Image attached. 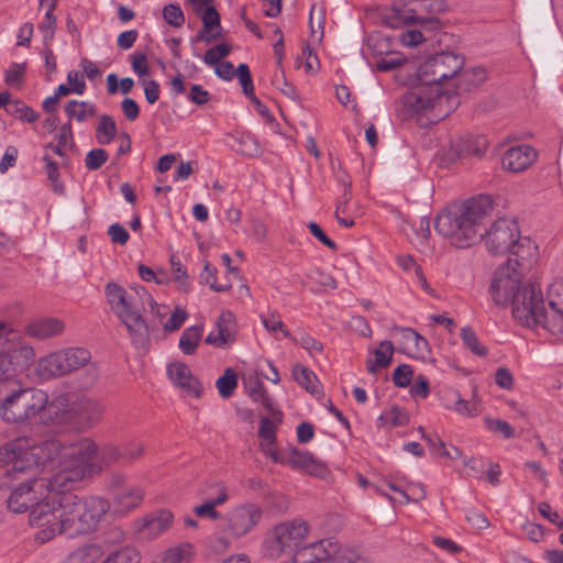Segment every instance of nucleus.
<instances>
[{"mask_svg":"<svg viewBox=\"0 0 563 563\" xmlns=\"http://www.w3.org/2000/svg\"><path fill=\"white\" fill-rule=\"evenodd\" d=\"M201 20L203 27L198 33V40L210 43L220 36V33H211L214 27H220V14L213 5H205L202 8Z\"/></svg>","mask_w":563,"mask_h":563,"instance_id":"cd10ccee","label":"nucleus"},{"mask_svg":"<svg viewBox=\"0 0 563 563\" xmlns=\"http://www.w3.org/2000/svg\"><path fill=\"white\" fill-rule=\"evenodd\" d=\"M461 338L463 344L475 355L485 356L487 354V349L482 344L477 334L471 327H464L461 329Z\"/></svg>","mask_w":563,"mask_h":563,"instance_id":"79ce46f5","label":"nucleus"},{"mask_svg":"<svg viewBox=\"0 0 563 563\" xmlns=\"http://www.w3.org/2000/svg\"><path fill=\"white\" fill-rule=\"evenodd\" d=\"M223 496L220 498H209L203 504L196 506L194 511L200 518H209L213 521L219 520L222 516L216 508L223 505Z\"/></svg>","mask_w":563,"mask_h":563,"instance_id":"a19ab883","label":"nucleus"},{"mask_svg":"<svg viewBox=\"0 0 563 563\" xmlns=\"http://www.w3.org/2000/svg\"><path fill=\"white\" fill-rule=\"evenodd\" d=\"M239 141L242 146L241 147L242 154L250 156V157H255L261 154L260 145H258L257 141L251 134L241 135Z\"/></svg>","mask_w":563,"mask_h":563,"instance_id":"6e6d98bb","label":"nucleus"},{"mask_svg":"<svg viewBox=\"0 0 563 563\" xmlns=\"http://www.w3.org/2000/svg\"><path fill=\"white\" fill-rule=\"evenodd\" d=\"M65 323L55 317L38 318L29 322L24 328V333L33 339L44 341L63 334Z\"/></svg>","mask_w":563,"mask_h":563,"instance_id":"4be33fe9","label":"nucleus"},{"mask_svg":"<svg viewBox=\"0 0 563 563\" xmlns=\"http://www.w3.org/2000/svg\"><path fill=\"white\" fill-rule=\"evenodd\" d=\"M409 421L408 413L400 407L394 406L389 410L384 411L377 419V426L380 427H400L406 426Z\"/></svg>","mask_w":563,"mask_h":563,"instance_id":"72a5a7b5","label":"nucleus"},{"mask_svg":"<svg viewBox=\"0 0 563 563\" xmlns=\"http://www.w3.org/2000/svg\"><path fill=\"white\" fill-rule=\"evenodd\" d=\"M537 151L530 145H518L508 148L501 158L504 169L519 173L528 168L537 159Z\"/></svg>","mask_w":563,"mask_h":563,"instance_id":"412c9836","label":"nucleus"},{"mask_svg":"<svg viewBox=\"0 0 563 563\" xmlns=\"http://www.w3.org/2000/svg\"><path fill=\"white\" fill-rule=\"evenodd\" d=\"M506 263H510L515 269L527 274L539 260L538 245L529 238L520 235L508 253Z\"/></svg>","mask_w":563,"mask_h":563,"instance_id":"f3484780","label":"nucleus"},{"mask_svg":"<svg viewBox=\"0 0 563 563\" xmlns=\"http://www.w3.org/2000/svg\"><path fill=\"white\" fill-rule=\"evenodd\" d=\"M274 461L289 465L292 468L303 470L317 476H322L327 471L324 464L318 461L310 452L291 446L280 449V453L274 455Z\"/></svg>","mask_w":563,"mask_h":563,"instance_id":"dca6fc26","label":"nucleus"},{"mask_svg":"<svg viewBox=\"0 0 563 563\" xmlns=\"http://www.w3.org/2000/svg\"><path fill=\"white\" fill-rule=\"evenodd\" d=\"M96 106L87 101L70 100L66 107L65 112L69 117V121L75 119L77 122H85L96 114Z\"/></svg>","mask_w":563,"mask_h":563,"instance_id":"2f4dec72","label":"nucleus"},{"mask_svg":"<svg viewBox=\"0 0 563 563\" xmlns=\"http://www.w3.org/2000/svg\"><path fill=\"white\" fill-rule=\"evenodd\" d=\"M231 52V47L228 44L216 45L205 53L203 62L207 65H219L222 58L227 57Z\"/></svg>","mask_w":563,"mask_h":563,"instance_id":"09e8293b","label":"nucleus"},{"mask_svg":"<svg viewBox=\"0 0 563 563\" xmlns=\"http://www.w3.org/2000/svg\"><path fill=\"white\" fill-rule=\"evenodd\" d=\"M139 553L131 548H123L111 553L102 563H139Z\"/></svg>","mask_w":563,"mask_h":563,"instance_id":"49530a36","label":"nucleus"},{"mask_svg":"<svg viewBox=\"0 0 563 563\" xmlns=\"http://www.w3.org/2000/svg\"><path fill=\"white\" fill-rule=\"evenodd\" d=\"M216 274L217 268L212 266L209 262H206L203 266V272L200 275L201 283L209 285L210 288L217 292L227 291L230 288V286L217 284Z\"/></svg>","mask_w":563,"mask_h":563,"instance_id":"de8ad7c7","label":"nucleus"},{"mask_svg":"<svg viewBox=\"0 0 563 563\" xmlns=\"http://www.w3.org/2000/svg\"><path fill=\"white\" fill-rule=\"evenodd\" d=\"M210 99V93L200 85H192L188 95V100L195 104L203 106Z\"/></svg>","mask_w":563,"mask_h":563,"instance_id":"338daca9","label":"nucleus"},{"mask_svg":"<svg viewBox=\"0 0 563 563\" xmlns=\"http://www.w3.org/2000/svg\"><path fill=\"white\" fill-rule=\"evenodd\" d=\"M310 532L309 523L300 518L275 525L263 542V553L269 559H278L284 553L296 552Z\"/></svg>","mask_w":563,"mask_h":563,"instance_id":"9b49d317","label":"nucleus"},{"mask_svg":"<svg viewBox=\"0 0 563 563\" xmlns=\"http://www.w3.org/2000/svg\"><path fill=\"white\" fill-rule=\"evenodd\" d=\"M74 409L76 418L80 417L89 424L98 422L104 412L103 406L98 400L85 397L74 401Z\"/></svg>","mask_w":563,"mask_h":563,"instance_id":"bb28decb","label":"nucleus"},{"mask_svg":"<svg viewBox=\"0 0 563 563\" xmlns=\"http://www.w3.org/2000/svg\"><path fill=\"white\" fill-rule=\"evenodd\" d=\"M246 388L253 401L260 402L277 421H283V412L275 406L274 400L269 397L260 379L256 378L251 382Z\"/></svg>","mask_w":563,"mask_h":563,"instance_id":"a878e982","label":"nucleus"},{"mask_svg":"<svg viewBox=\"0 0 563 563\" xmlns=\"http://www.w3.org/2000/svg\"><path fill=\"white\" fill-rule=\"evenodd\" d=\"M173 519V514L169 510L152 512L143 519L139 533L142 539H155L170 528Z\"/></svg>","mask_w":563,"mask_h":563,"instance_id":"5701e85b","label":"nucleus"},{"mask_svg":"<svg viewBox=\"0 0 563 563\" xmlns=\"http://www.w3.org/2000/svg\"><path fill=\"white\" fill-rule=\"evenodd\" d=\"M422 439L428 443L430 452L440 457L446 449L445 443L440 439L437 433H423Z\"/></svg>","mask_w":563,"mask_h":563,"instance_id":"680f3d73","label":"nucleus"},{"mask_svg":"<svg viewBox=\"0 0 563 563\" xmlns=\"http://www.w3.org/2000/svg\"><path fill=\"white\" fill-rule=\"evenodd\" d=\"M459 103V96L455 91L444 90L441 86H432L422 80L402 98L407 118L426 115L430 123L449 117Z\"/></svg>","mask_w":563,"mask_h":563,"instance_id":"39448f33","label":"nucleus"},{"mask_svg":"<svg viewBox=\"0 0 563 563\" xmlns=\"http://www.w3.org/2000/svg\"><path fill=\"white\" fill-rule=\"evenodd\" d=\"M394 354V345L390 341H382L374 351L375 358L367 361V371L375 373L377 368H386L390 365Z\"/></svg>","mask_w":563,"mask_h":563,"instance_id":"c85d7f7f","label":"nucleus"},{"mask_svg":"<svg viewBox=\"0 0 563 563\" xmlns=\"http://www.w3.org/2000/svg\"><path fill=\"white\" fill-rule=\"evenodd\" d=\"M100 555V547L86 545L71 552L63 563H96Z\"/></svg>","mask_w":563,"mask_h":563,"instance_id":"e433bc0d","label":"nucleus"},{"mask_svg":"<svg viewBox=\"0 0 563 563\" xmlns=\"http://www.w3.org/2000/svg\"><path fill=\"white\" fill-rule=\"evenodd\" d=\"M145 446L137 440H130L122 444H106L100 450V461L103 466L114 464L130 465L144 454Z\"/></svg>","mask_w":563,"mask_h":563,"instance_id":"4468645a","label":"nucleus"},{"mask_svg":"<svg viewBox=\"0 0 563 563\" xmlns=\"http://www.w3.org/2000/svg\"><path fill=\"white\" fill-rule=\"evenodd\" d=\"M409 349L415 357L422 361L428 360L431 355L429 342L421 335H419L418 339L412 342Z\"/></svg>","mask_w":563,"mask_h":563,"instance_id":"4d7b16f0","label":"nucleus"},{"mask_svg":"<svg viewBox=\"0 0 563 563\" xmlns=\"http://www.w3.org/2000/svg\"><path fill=\"white\" fill-rule=\"evenodd\" d=\"M492 210L490 197L479 195L439 213L434 219V229L442 236L450 239L456 247L471 246L482 238L490 254H508L517 238L521 235L518 223L514 219L499 218L483 234V220Z\"/></svg>","mask_w":563,"mask_h":563,"instance_id":"7ed1b4c3","label":"nucleus"},{"mask_svg":"<svg viewBox=\"0 0 563 563\" xmlns=\"http://www.w3.org/2000/svg\"><path fill=\"white\" fill-rule=\"evenodd\" d=\"M236 334L238 323L235 316L232 311L224 310L216 321V330L206 336L205 342L219 349H227L235 342Z\"/></svg>","mask_w":563,"mask_h":563,"instance_id":"a211bd4d","label":"nucleus"},{"mask_svg":"<svg viewBox=\"0 0 563 563\" xmlns=\"http://www.w3.org/2000/svg\"><path fill=\"white\" fill-rule=\"evenodd\" d=\"M523 276L525 274L510 266V263H505L496 269L490 284L494 301L499 306L511 305L512 316L518 321L529 320V303L536 300L541 289L534 284H523Z\"/></svg>","mask_w":563,"mask_h":563,"instance_id":"20e7f679","label":"nucleus"},{"mask_svg":"<svg viewBox=\"0 0 563 563\" xmlns=\"http://www.w3.org/2000/svg\"><path fill=\"white\" fill-rule=\"evenodd\" d=\"M325 563H361V559L352 551H339L329 555Z\"/></svg>","mask_w":563,"mask_h":563,"instance_id":"774afa93","label":"nucleus"},{"mask_svg":"<svg viewBox=\"0 0 563 563\" xmlns=\"http://www.w3.org/2000/svg\"><path fill=\"white\" fill-rule=\"evenodd\" d=\"M464 66V58L453 52H441L427 58L418 68L419 80L427 81L432 86H441L445 80L463 78L474 85H479L485 80V70L483 68H473L461 70Z\"/></svg>","mask_w":563,"mask_h":563,"instance_id":"0eeeda50","label":"nucleus"},{"mask_svg":"<svg viewBox=\"0 0 563 563\" xmlns=\"http://www.w3.org/2000/svg\"><path fill=\"white\" fill-rule=\"evenodd\" d=\"M450 395L453 397V402H445V408L451 409L461 416H476L478 413V406L476 401H467L463 399L457 390L451 391Z\"/></svg>","mask_w":563,"mask_h":563,"instance_id":"58836bf2","label":"nucleus"},{"mask_svg":"<svg viewBox=\"0 0 563 563\" xmlns=\"http://www.w3.org/2000/svg\"><path fill=\"white\" fill-rule=\"evenodd\" d=\"M261 319H262L263 325L265 327V329L267 331L275 332V331L279 330L283 332V335L285 338L289 336V331L285 329V325H284L282 319L277 314L272 313L269 316H262Z\"/></svg>","mask_w":563,"mask_h":563,"instance_id":"13d9d810","label":"nucleus"},{"mask_svg":"<svg viewBox=\"0 0 563 563\" xmlns=\"http://www.w3.org/2000/svg\"><path fill=\"white\" fill-rule=\"evenodd\" d=\"M77 483L49 490L29 515L30 525L40 529L36 540L44 543L57 534L75 538L97 529L111 505L100 496L78 497L70 492Z\"/></svg>","mask_w":563,"mask_h":563,"instance_id":"f03ea898","label":"nucleus"},{"mask_svg":"<svg viewBox=\"0 0 563 563\" xmlns=\"http://www.w3.org/2000/svg\"><path fill=\"white\" fill-rule=\"evenodd\" d=\"M216 386L222 398L231 397L238 386L236 373L231 367L227 368L224 374L217 379Z\"/></svg>","mask_w":563,"mask_h":563,"instance_id":"ea45409f","label":"nucleus"},{"mask_svg":"<svg viewBox=\"0 0 563 563\" xmlns=\"http://www.w3.org/2000/svg\"><path fill=\"white\" fill-rule=\"evenodd\" d=\"M186 319L187 313L184 310L176 308L168 320L164 323L165 331L173 332L178 330Z\"/></svg>","mask_w":563,"mask_h":563,"instance_id":"69168bd1","label":"nucleus"},{"mask_svg":"<svg viewBox=\"0 0 563 563\" xmlns=\"http://www.w3.org/2000/svg\"><path fill=\"white\" fill-rule=\"evenodd\" d=\"M282 421H277L275 417L271 415V418L268 417H262L260 421V428H258V435L262 438L265 442H267L268 445H275L276 442V430L278 424H280Z\"/></svg>","mask_w":563,"mask_h":563,"instance_id":"37998d69","label":"nucleus"},{"mask_svg":"<svg viewBox=\"0 0 563 563\" xmlns=\"http://www.w3.org/2000/svg\"><path fill=\"white\" fill-rule=\"evenodd\" d=\"M109 158V155L103 148H93L89 151L85 158L86 168L89 170L99 169Z\"/></svg>","mask_w":563,"mask_h":563,"instance_id":"8fccbe9b","label":"nucleus"},{"mask_svg":"<svg viewBox=\"0 0 563 563\" xmlns=\"http://www.w3.org/2000/svg\"><path fill=\"white\" fill-rule=\"evenodd\" d=\"M107 302L126 327L134 345H144L148 336V327L135 305L134 297L121 285L110 282L104 289Z\"/></svg>","mask_w":563,"mask_h":563,"instance_id":"9d476101","label":"nucleus"},{"mask_svg":"<svg viewBox=\"0 0 563 563\" xmlns=\"http://www.w3.org/2000/svg\"><path fill=\"white\" fill-rule=\"evenodd\" d=\"M548 303L550 309H561L563 312V280H554L548 288Z\"/></svg>","mask_w":563,"mask_h":563,"instance_id":"c03bdc74","label":"nucleus"},{"mask_svg":"<svg viewBox=\"0 0 563 563\" xmlns=\"http://www.w3.org/2000/svg\"><path fill=\"white\" fill-rule=\"evenodd\" d=\"M214 495L213 498L224 497L223 504L229 500V493L225 484L223 482H211L208 483L205 488L201 489V495Z\"/></svg>","mask_w":563,"mask_h":563,"instance_id":"bf43d9fd","label":"nucleus"},{"mask_svg":"<svg viewBox=\"0 0 563 563\" xmlns=\"http://www.w3.org/2000/svg\"><path fill=\"white\" fill-rule=\"evenodd\" d=\"M383 20L384 23L391 29H400L411 24L426 25L439 22L435 18H420L416 14L413 9L399 8L395 4L385 10Z\"/></svg>","mask_w":563,"mask_h":563,"instance_id":"aec40b11","label":"nucleus"},{"mask_svg":"<svg viewBox=\"0 0 563 563\" xmlns=\"http://www.w3.org/2000/svg\"><path fill=\"white\" fill-rule=\"evenodd\" d=\"M292 377L308 393L316 395L320 391L319 379L310 368L296 364L292 367Z\"/></svg>","mask_w":563,"mask_h":563,"instance_id":"c756f323","label":"nucleus"},{"mask_svg":"<svg viewBox=\"0 0 563 563\" xmlns=\"http://www.w3.org/2000/svg\"><path fill=\"white\" fill-rule=\"evenodd\" d=\"M263 518V509L254 503L233 507L227 515V531L234 538H241L256 528Z\"/></svg>","mask_w":563,"mask_h":563,"instance_id":"f8f14e48","label":"nucleus"},{"mask_svg":"<svg viewBox=\"0 0 563 563\" xmlns=\"http://www.w3.org/2000/svg\"><path fill=\"white\" fill-rule=\"evenodd\" d=\"M117 134V124L111 115L102 114L96 128V139L99 144H109Z\"/></svg>","mask_w":563,"mask_h":563,"instance_id":"f704fd0d","label":"nucleus"},{"mask_svg":"<svg viewBox=\"0 0 563 563\" xmlns=\"http://www.w3.org/2000/svg\"><path fill=\"white\" fill-rule=\"evenodd\" d=\"M108 234L110 236L111 242L119 245L126 244L130 238L126 229L119 223L111 224L108 229Z\"/></svg>","mask_w":563,"mask_h":563,"instance_id":"e2e57ef3","label":"nucleus"},{"mask_svg":"<svg viewBox=\"0 0 563 563\" xmlns=\"http://www.w3.org/2000/svg\"><path fill=\"white\" fill-rule=\"evenodd\" d=\"M454 147L459 157L482 156L488 147V140L484 135L466 134L456 141Z\"/></svg>","mask_w":563,"mask_h":563,"instance_id":"393cba45","label":"nucleus"},{"mask_svg":"<svg viewBox=\"0 0 563 563\" xmlns=\"http://www.w3.org/2000/svg\"><path fill=\"white\" fill-rule=\"evenodd\" d=\"M163 16L166 23L180 27L185 23V15L178 4H167L163 9Z\"/></svg>","mask_w":563,"mask_h":563,"instance_id":"3c124183","label":"nucleus"},{"mask_svg":"<svg viewBox=\"0 0 563 563\" xmlns=\"http://www.w3.org/2000/svg\"><path fill=\"white\" fill-rule=\"evenodd\" d=\"M485 422L490 431L500 432L505 439H510L515 435L514 428L505 420L486 418Z\"/></svg>","mask_w":563,"mask_h":563,"instance_id":"5fc2aeb1","label":"nucleus"},{"mask_svg":"<svg viewBox=\"0 0 563 563\" xmlns=\"http://www.w3.org/2000/svg\"><path fill=\"white\" fill-rule=\"evenodd\" d=\"M43 162L45 163V173L49 181L51 189L58 196L65 195V186L59 179V167L58 164L49 156L44 155Z\"/></svg>","mask_w":563,"mask_h":563,"instance_id":"c9c22d12","label":"nucleus"},{"mask_svg":"<svg viewBox=\"0 0 563 563\" xmlns=\"http://www.w3.org/2000/svg\"><path fill=\"white\" fill-rule=\"evenodd\" d=\"M54 8L55 4L53 3L46 11L44 21L40 25V31L42 32L45 42L52 41L54 37L56 26V16L53 13Z\"/></svg>","mask_w":563,"mask_h":563,"instance_id":"603ef678","label":"nucleus"},{"mask_svg":"<svg viewBox=\"0 0 563 563\" xmlns=\"http://www.w3.org/2000/svg\"><path fill=\"white\" fill-rule=\"evenodd\" d=\"M202 327L192 325L187 328L180 339L179 349L187 355L194 354L201 338Z\"/></svg>","mask_w":563,"mask_h":563,"instance_id":"4c0bfd02","label":"nucleus"},{"mask_svg":"<svg viewBox=\"0 0 563 563\" xmlns=\"http://www.w3.org/2000/svg\"><path fill=\"white\" fill-rule=\"evenodd\" d=\"M144 498L141 487L132 486L118 492L112 499L113 509L118 514H128L137 508Z\"/></svg>","mask_w":563,"mask_h":563,"instance_id":"b1692460","label":"nucleus"},{"mask_svg":"<svg viewBox=\"0 0 563 563\" xmlns=\"http://www.w3.org/2000/svg\"><path fill=\"white\" fill-rule=\"evenodd\" d=\"M38 418L45 426L66 424L76 419L74 401H70L65 394H59L49 400L46 394V404L38 411Z\"/></svg>","mask_w":563,"mask_h":563,"instance_id":"2eb2a0df","label":"nucleus"},{"mask_svg":"<svg viewBox=\"0 0 563 563\" xmlns=\"http://www.w3.org/2000/svg\"><path fill=\"white\" fill-rule=\"evenodd\" d=\"M307 278L312 283L310 290L313 294H322L334 290L338 287L336 280L328 273L319 268H313L307 274Z\"/></svg>","mask_w":563,"mask_h":563,"instance_id":"7c9ffc66","label":"nucleus"},{"mask_svg":"<svg viewBox=\"0 0 563 563\" xmlns=\"http://www.w3.org/2000/svg\"><path fill=\"white\" fill-rule=\"evenodd\" d=\"M46 404V393L42 389L23 387L20 383L4 384L0 399V416L9 423H23L38 417Z\"/></svg>","mask_w":563,"mask_h":563,"instance_id":"423d86ee","label":"nucleus"},{"mask_svg":"<svg viewBox=\"0 0 563 563\" xmlns=\"http://www.w3.org/2000/svg\"><path fill=\"white\" fill-rule=\"evenodd\" d=\"M97 445L89 439L76 442L49 440L41 443L27 437L13 439L0 446V467H8L0 490L9 492L8 509L30 514L46 494L70 482H80L92 471Z\"/></svg>","mask_w":563,"mask_h":563,"instance_id":"f257e3e1","label":"nucleus"},{"mask_svg":"<svg viewBox=\"0 0 563 563\" xmlns=\"http://www.w3.org/2000/svg\"><path fill=\"white\" fill-rule=\"evenodd\" d=\"M192 558V545L190 543H183L166 550L163 553L162 561L164 563H191Z\"/></svg>","mask_w":563,"mask_h":563,"instance_id":"473e14b6","label":"nucleus"},{"mask_svg":"<svg viewBox=\"0 0 563 563\" xmlns=\"http://www.w3.org/2000/svg\"><path fill=\"white\" fill-rule=\"evenodd\" d=\"M91 365V380L98 377V371L91 363V353L88 349L69 346L59 349L37 360L35 373L44 380L66 376L73 372Z\"/></svg>","mask_w":563,"mask_h":563,"instance_id":"6e6552de","label":"nucleus"},{"mask_svg":"<svg viewBox=\"0 0 563 563\" xmlns=\"http://www.w3.org/2000/svg\"><path fill=\"white\" fill-rule=\"evenodd\" d=\"M528 312L531 317L527 321H519L527 327L540 325L552 334H563V312L559 309L545 308L542 291L536 296V300L530 301Z\"/></svg>","mask_w":563,"mask_h":563,"instance_id":"ddd939ff","label":"nucleus"},{"mask_svg":"<svg viewBox=\"0 0 563 563\" xmlns=\"http://www.w3.org/2000/svg\"><path fill=\"white\" fill-rule=\"evenodd\" d=\"M7 111L11 114H14L16 118L21 119L22 121L32 123L35 122L38 118V113L35 112L32 108L23 104L20 101H14L12 103H9V108H7Z\"/></svg>","mask_w":563,"mask_h":563,"instance_id":"a18cd8bd","label":"nucleus"},{"mask_svg":"<svg viewBox=\"0 0 563 563\" xmlns=\"http://www.w3.org/2000/svg\"><path fill=\"white\" fill-rule=\"evenodd\" d=\"M25 69H26L25 64H18V63L12 64L5 71V77H4L5 84L9 86L19 84L25 74Z\"/></svg>","mask_w":563,"mask_h":563,"instance_id":"052dcab7","label":"nucleus"},{"mask_svg":"<svg viewBox=\"0 0 563 563\" xmlns=\"http://www.w3.org/2000/svg\"><path fill=\"white\" fill-rule=\"evenodd\" d=\"M34 347L11 328L5 321H0V382L10 378L26 368L35 358Z\"/></svg>","mask_w":563,"mask_h":563,"instance_id":"1a4fd4ad","label":"nucleus"},{"mask_svg":"<svg viewBox=\"0 0 563 563\" xmlns=\"http://www.w3.org/2000/svg\"><path fill=\"white\" fill-rule=\"evenodd\" d=\"M412 368L408 364H401L397 366L393 374V382L398 387H407L410 385L412 379Z\"/></svg>","mask_w":563,"mask_h":563,"instance_id":"864d4df0","label":"nucleus"},{"mask_svg":"<svg viewBox=\"0 0 563 563\" xmlns=\"http://www.w3.org/2000/svg\"><path fill=\"white\" fill-rule=\"evenodd\" d=\"M167 374L173 384L186 394L195 398L201 397L203 388L187 364L181 362L172 363L167 367Z\"/></svg>","mask_w":563,"mask_h":563,"instance_id":"6ab92c4d","label":"nucleus"},{"mask_svg":"<svg viewBox=\"0 0 563 563\" xmlns=\"http://www.w3.org/2000/svg\"><path fill=\"white\" fill-rule=\"evenodd\" d=\"M308 229L310 231V233L316 238L318 239L323 245H325L327 247H329L330 250L332 251H336L338 250V244L331 240L324 232L323 230L320 228V225L316 222H310L308 224Z\"/></svg>","mask_w":563,"mask_h":563,"instance_id":"0e129e2a","label":"nucleus"}]
</instances>
